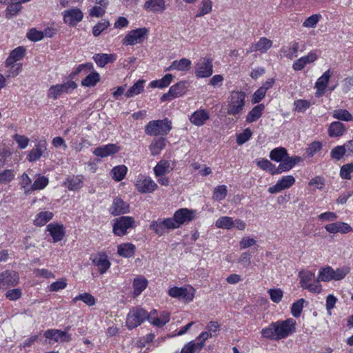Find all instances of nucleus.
<instances>
[{
	"instance_id": "nucleus-49",
	"label": "nucleus",
	"mask_w": 353,
	"mask_h": 353,
	"mask_svg": "<svg viewBox=\"0 0 353 353\" xmlns=\"http://www.w3.org/2000/svg\"><path fill=\"white\" fill-rule=\"evenodd\" d=\"M63 184L70 190H77L81 188L82 181L80 178H67Z\"/></svg>"
},
{
	"instance_id": "nucleus-13",
	"label": "nucleus",
	"mask_w": 353,
	"mask_h": 353,
	"mask_svg": "<svg viewBox=\"0 0 353 353\" xmlns=\"http://www.w3.org/2000/svg\"><path fill=\"white\" fill-rule=\"evenodd\" d=\"M196 210L188 208H181L176 210L174 214V218L179 227L192 221L196 216Z\"/></svg>"
},
{
	"instance_id": "nucleus-62",
	"label": "nucleus",
	"mask_w": 353,
	"mask_h": 353,
	"mask_svg": "<svg viewBox=\"0 0 353 353\" xmlns=\"http://www.w3.org/2000/svg\"><path fill=\"white\" fill-rule=\"evenodd\" d=\"M27 37L32 41H39L43 39L44 33L35 29H31L28 32Z\"/></svg>"
},
{
	"instance_id": "nucleus-41",
	"label": "nucleus",
	"mask_w": 353,
	"mask_h": 353,
	"mask_svg": "<svg viewBox=\"0 0 353 353\" xmlns=\"http://www.w3.org/2000/svg\"><path fill=\"white\" fill-rule=\"evenodd\" d=\"M233 218L223 216L219 218L215 222L217 228L231 230L233 228Z\"/></svg>"
},
{
	"instance_id": "nucleus-45",
	"label": "nucleus",
	"mask_w": 353,
	"mask_h": 353,
	"mask_svg": "<svg viewBox=\"0 0 353 353\" xmlns=\"http://www.w3.org/2000/svg\"><path fill=\"white\" fill-rule=\"evenodd\" d=\"M78 301H82L88 306H92L96 303L95 298L92 294L86 292L81 294L72 299L74 303H76Z\"/></svg>"
},
{
	"instance_id": "nucleus-48",
	"label": "nucleus",
	"mask_w": 353,
	"mask_h": 353,
	"mask_svg": "<svg viewBox=\"0 0 353 353\" xmlns=\"http://www.w3.org/2000/svg\"><path fill=\"white\" fill-rule=\"evenodd\" d=\"M192 65V62L187 58H182L180 60L174 61L173 67L178 71H187L188 70Z\"/></svg>"
},
{
	"instance_id": "nucleus-29",
	"label": "nucleus",
	"mask_w": 353,
	"mask_h": 353,
	"mask_svg": "<svg viewBox=\"0 0 353 353\" xmlns=\"http://www.w3.org/2000/svg\"><path fill=\"white\" fill-rule=\"evenodd\" d=\"M272 46V41L266 37H261L252 46L250 52L259 51L261 53L266 52Z\"/></svg>"
},
{
	"instance_id": "nucleus-27",
	"label": "nucleus",
	"mask_w": 353,
	"mask_h": 353,
	"mask_svg": "<svg viewBox=\"0 0 353 353\" xmlns=\"http://www.w3.org/2000/svg\"><path fill=\"white\" fill-rule=\"evenodd\" d=\"M210 119L208 112L204 109L195 111L190 117V122L196 125L201 126Z\"/></svg>"
},
{
	"instance_id": "nucleus-21",
	"label": "nucleus",
	"mask_w": 353,
	"mask_h": 353,
	"mask_svg": "<svg viewBox=\"0 0 353 353\" xmlns=\"http://www.w3.org/2000/svg\"><path fill=\"white\" fill-rule=\"evenodd\" d=\"M325 230L329 233H341V234H347L351 231H353V229L347 223L337 221L332 223H329L325 225Z\"/></svg>"
},
{
	"instance_id": "nucleus-38",
	"label": "nucleus",
	"mask_w": 353,
	"mask_h": 353,
	"mask_svg": "<svg viewBox=\"0 0 353 353\" xmlns=\"http://www.w3.org/2000/svg\"><path fill=\"white\" fill-rule=\"evenodd\" d=\"M265 109V105L262 103L259 104L254 107L248 114L246 117V121L248 123H252L257 119H259L261 115L262 112Z\"/></svg>"
},
{
	"instance_id": "nucleus-28",
	"label": "nucleus",
	"mask_w": 353,
	"mask_h": 353,
	"mask_svg": "<svg viewBox=\"0 0 353 353\" xmlns=\"http://www.w3.org/2000/svg\"><path fill=\"white\" fill-rule=\"evenodd\" d=\"M144 8L151 12H163L165 10L164 0H147L143 6Z\"/></svg>"
},
{
	"instance_id": "nucleus-52",
	"label": "nucleus",
	"mask_w": 353,
	"mask_h": 353,
	"mask_svg": "<svg viewBox=\"0 0 353 353\" xmlns=\"http://www.w3.org/2000/svg\"><path fill=\"white\" fill-rule=\"evenodd\" d=\"M110 26L108 21L102 19L97 24H96L92 29V34L94 37L99 36L103 31L106 30Z\"/></svg>"
},
{
	"instance_id": "nucleus-3",
	"label": "nucleus",
	"mask_w": 353,
	"mask_h": 353,
	"mask_svg": "<svg viewBox=\"0 0 353 353\" xmlns=\"http://www.w3.org/2000/svg\"><path fill=\"white\" fill-rule=\"evenodd\" d=\"M350 272L349 267L345 266L340 268L333 269L330 266H325L319 270L317 281L328 282L330 281H340L343 279Z\"/></svg>"
},
{
	"instance_id": "nucleus-19",
	"label": "nucleus",
	"mask_w": 353,
	"mask_h": 353,
	"mask_svg": "<svg viewBox=\"0 0 353 353\" xmlns=\"http://www.w3.org/2000/svg\"><path fill=\"white\" fill-rule=\"evenodd\" d=\"M83 17V12L77 8L65 10L63 12L64 23L70 26H76L77 23L82 20Z\"/></svg>"
},
{
	"instance_id": "nucleus-56",
	"label": "nucleus",
	"mask_w": 353,
	"mask_h": 353,
	"mask_svg": "<svg viewBox=\"0 0 353 353\" xmlns=\"http://www.w3.org/2000/svg\"><path fill=\"white\" fill-rule=\"evenodd\" d=\"M227 186L222 185L215 188L213 198L218 201L223 200L227 195Z\"/></svg>"
},
{
	"instance_id": "nucleus-10",
	"label": "nucleus",
	"mask_w": 353,
	"mask_h": 353,
	"mask_svg": "<svg viewBox=\"0 0 353 353\" xmlns=\"http://www.w3.org/2000/svg\"><path fill=\"white\" fill-rule=\"evenodd\" d=\"M187 83L180 81L170 87L168 92L165 93L161 97V101H170L174 98L183 95L187 92Z\"/></svg>"
},
{
	"instance_id": "nucleus-31",
	"label": "nucleus",
	"mask_w": 353,
	"mask_h": 353,
	"mask_svg": "<svg viewBox=\"0 0 353 353\" xmlns=\"http://www.w3.org/2000/svg\"><path fill=\"white\" fill-rule=\"evenodd\" d=\"M136 247L131 243H124L117 246V254L124 258H130L134 256Z\"/></svg>"
},
{
	"instance_id": "nucleus-39",
	"label": "nucleus",
	"mask_w": 353,
	"mask_h": 353,
	"mask_svg": "<svg viewBox=\"0 0 353 353\" xmlns=\"http://www.w3.org/2000/svg\"><path fill=\"white\" fill-rule=\"evenodd\" d=\"M173 79L174 76L172 74H167L161 79L151 81L150 86L151 88H164L172 83Z\"/></svg>"
},
{
	"instance_id": "nucleus-35",
	"label": "nucleus",
	"mask_w": 353,
	"mask_h": 353,
	"mask_svg": "<svg viewBox=\"0 0 353 353\" xmlns=\"http://www.w3.org/2000/svg\"><path fill=\"white\" fill-rule=\"evenodd\" d=\"M93 59L98 66L104 67L109 63H113L115 61V57L112 54H95Z\"/></svg>"
},
{
	"instance_id": "nucleus-58",
	"label": "nucleus",
	"mask_w": 353,
	"mask_h": 353,
	"mask_svg": "<svg viewBox=\"0 0 353 353\" xmlns=\"http://www.w3.org/2000/svg\"><path fill=\"white\" fill-rule=\"evenodd\" d=\"M268 292L270 295L272 301L276 303H279L281 301L283 295V291L279 288L270 289L268 291Z\"/></svg>"
},
{
	"instance_id": "nucleus-4",
	"label": "nucleus",
	"mask_w": 353,
	"mask_h": 353,
	"mask_svg": "<svg viewBox=\"0 0 353 353\" xmlns=\"http://www.w3.org/2000/svg\"><path fill=\"white\" fill-rule=\"evenodd\" d=\"M172 129V122L168 119L153 120L145 127V132L150 136H164Z\"/></svg>"
},
{
	"instance_id": "nucleus-54",
	"label": "nucleus",
	"mask_w": 353,
	"mask_h": 353,
	"mask_svg": "<svg viewBox=\"0 0 353 353\" xmlns=\"http://www.w3.org/2000/svg\"><path fill=\"white\" fill-rule=\"evenodd\" d=\"M212 3L211 0H203L199 12L196 14V17H201L212 11Z\"/></svg>"
},
{
	"instance_id": "nucleus-61",
	"label": "nucleus",
	"mask_w": 353,
	"mask_h": 353,
	"mask_svg": "<svg viewBox=\"0 0 353 353\" xmlns=\"http://www.w3.org/2000/svg\"><path fill=\"white\" fill-rule=\"evenodd\" d=\"M67 286V282L65 279H61L55 282H53L50 285V291L51 292H57L60 290H63Z\"/></svg>"
},
{
	"instance_id": "nucleus-34",
	"label": "nucleus",
	"mask_w": 353,
	"mask_h": 353,
	"mask_svg": "<svg viewBox=\"0 0 353 353\" xmlns=\"http://www.w3.org/2000/svg\"><path fill=\"white\" fill-rule=\"evenodd\" d=\"M345 131V126L339 121L332 122L328 128V134L331 137H338L343 134Z\"/></svg>"
},
{
	"instance_id": "nucleus-20",
	"label": "nucleus",
	"mask_w": 353,
	"mask_h": 353,
	"mask_svg": "<svg viewBox=\"0 0 353 353\" xmlns=\"http://www.w3.org/2000/svg\"><path fill=\"white\" fill-rule=\"evenodd\" d=\"M137 190L141 193H149L154 191L157 184L151 178H137L135 181Z\"/></svg>"
},
{
	"instance_id": "nucleus-36",
	"label": "nucleus",
	"mask_w": 353,
	"mask_h": 353,
	"mask_svg": "<svg viewBox=\"0 0 353 353\" xmlns=\"http://www.w3.org/2000/svg\"><path fill=\"white\" fill-rule=\"evenodd\" d=\"M172 169L173 168L169 161L162 160L154 167V172L157 176H160L168 174Z\"/></svg>"
},
{
	"instance_id": "nucleus-5",
	"label": "nucleus",
	"mask_w": 353,
	"mask_h": 353,
	"mask_svg": "<svg viewBox=\"0 0 353 353\" xmlns=\"http://www.w3.org/2000/svg\"><path fill=\"white\" fill-rule=\"evenodd\" d=\"M148 312L140 307H134L130 310L126 318V326L132 330L140 325L145 320H148Z\"/></svg>"
},
{
	"instance_id": "nucleus-26",
	"label": "nucleus",
	"mask_w": 353,
	"mask_h": 353,
	"mask_svg": "<svg viewBox=\"0 0 353 353\" xmlns=\"http://www.w3.org/2000/svg\"><path fill=\"white\" fill-rule=\"evenodd\" d=\"M294 181V178H281L274 185L268 188V192L271 194L278 193L291 187Z\"/></svg>"
},
{
	"instance_id": "nucleus-2",
	"label": "nucleus",
	"mask_w": 353,
	"mask_h": 353,
	"mask_svg": "<svg viewBox=\"0 0 353 353\" xmlns=\"http://www.w3.org/2000/svg\"><path fill=\"white\" fill-rule=\"evenodd\" d=\"M227 102V114L233 117L240 116L245 105V93L242 91H232Z\"/></svg>"
},
{
	"instance_id": "nucleus-15",
	"label": "nucleus",
	"mask_w": 353,
	"mask_h": 353,
	"mask_svg": "<svg viewBox=\"0 0 353 353\" xmlns=\"http://www.w3.org/2000/svg\"><path fill=\"white\" fill-rule=\"evenodd\" d=\"M108 211L113 216L127 214L130 212V205L121 197L117 196L113 199Z\"/></svg>"
},
{
	"instance_id": "nucleus-18",
	"label": "nucleus",
	"mask_w": 353,
	"mask_h": 353,
	"mask_svg": "<svg viewBox=\"0 0 353 353\" xmlns=\"http://www.w3.org/2000/svg\"><path fill=\"white\" fill-rule=\"evenodd\" d=\"M44 336L46 339L59 343L69 342L72 339L70 334L67 332L57 329L47 330L44 333Z\"/></svg>"
},
{
	"instance_id": "nucleus-7",
	"label": "nucleus",
	"mask_w": 353,
	"mask_h": 353,
	"mask_svg": "<svg viewBox=\"0 0 353 353\" xmlns=\"http://www.w3.org/2000/svg\"><path fill=\"white\" fill-rule=\"evenodd\" d=\"M134 227V219L130 216H123L114 220L112 232L116 236H123L128 234V230Z\"/></svg>"
},
{
	"instance_id": "nucleus-30",
	"label": "nucleus",
	"mask_w": 353,
	"mask_h": 353,
	"mask_svg": "<svg viewBox=\"0 0 353 353\" xmlns=\"http://www.w3.org/2000/svg\"><path fill=\"white\" fill-rule=\"evenodd\" d=\"M148 284V280L143 276H139L134 278L132 283L133 296L134 297L139 296L142 292L145 290Z\"/></svg>"
},
{
	"instance_id": "nucleus-37",
	"label": "nucleus",
	"mask_w": 353,
	"mask_h": 353,
	"mask_svg": "<svg viewBox=\"0 0 353 353\" xmlns=\"http://www.w3.org/2000/svg\"><path fill=\"white\" fill-rule=\"evenodd\" d=\"M26 49L19 46L11 51L8 58L6 61V64H12L17 61L21 60L25 55Z\"/></svg>"
},
{
	"instance_id": "nucleus-12",
	"label": "nucleus",
	"mask_w": 353,
	"mask_h": 353,
	"mask_svg": "<svg viewBox=\"0 0 353 353\" xmlns=\"http://www.w3.org/2000/svg\"><path fill=\"white\" fill-rule=\"evenodd\" d=\"M212 60L203 58L196 65L195 75L198 78H205L212 75L213 72Z\"/></svg>"
},
{
	"instance_id": "nucleus-43",
	"label": "nucleus",
	"mask_w": 353,
	"mask_h": 353,
	"mask_svg": "<svg viewBox=\"0 0 353 353\" xmlns=\"http://www.w3.org/2000/svg\"><path fill=\"white\" fill-rule=\"evenodd\" d=\"M332 117L334 119L344 121H351L353 120V116L345 109H336L334 110Z\"/></svg>"
},
{
	"instance_id": "nucleus-59",
	"label": "nucleus",
	"mask_w": 353,
	"mask_h": 353,
	"mask_svg": "<svg viewBox=\"0 0 353 353\" xmlns=\"http://www.w3.org/2000/svg\"><path fill=\"white\" fill-rule=\"evenodd\" d=\"M322 144L319 141H314L310 143L306 150V153L308 157H313L316 152L321 150Z\"/></svg>"
},
{
	"instance_id": "nucleus-22",
	"label": "nucleus",
	"mask_w": 353,
	"mask_h": 353,
	"mask_svg": "<svg viewBox=\"0 0 353 353\" xmlns=\"http://www.w3.org/2000/svg\"><path fill=\"white\" fill-rule=\"evenodd\" d=\"M148 321L154 326L161 327L170 321V314L166 312L161 314L160 316H157V311L152 310L148 314Z\"/></svg>"
},
{
	"instance_id": "nucleus-40",
	"label": "nucleus",
	"mask_w": 353,
	"mask_h": 353,
	"mask_svg": "<svg viewBox=\"0 0 353 353\" xmlns=\"http://www.w3.org/2000/svg\"><path fill=\"white\" fill-rule=\"evenodd\" d=\"M203 347V343H195L194 341H191L183 346L181 353H199Z\"/></svg>"
},
{
	"instance_id": "nucleus-51",
	"label": "nucleus",
	"mask_w": 353,
	"mask_h": 353,
	"mask_svg": "<svg viewBox=\"0 0 353 353\" xmlns=\"http://www.w3.org/2000/svg\"><path fill=\"white\" fill-rule=\"evenodd\" d=\"M294 105L295 112H304L310 107L311 103L308 100L298 99L294 101Z\"/></svg>"
},
{
	"instance_id": "nucleus-55",
	"label": "nucleus",
	"mask_w": 353,
	"mask_h": 353,
	"mask_svg": "<svg viewBox=\"0 0 353 353\" xmlns=\"http://www.w3.org/2000/svg\"><path fill=\"white\" fill-rule=\"evenodd\" d=\"M150 229L159 236H162L166 232L162 219L153 221L150 225Z\"/></svg>"
},
{
	"instance_id": "nucleus-64",
	"label": "nucleus",
	"mask_w": 353,
	"mask_h": 353,
	"mask_svg": "<svg viewBox=\"0 0 353 353\" xmlns=\"http://www.w3.org/2000/svg\"><path fill=\"white\" fill-rule=\"evenodd\" d=\"M127 172L128 168L124 165L115 166L111 170L113 176H125Z\"/></svg>"
},
{
	"instance_id": "nucleus-46",
	"label": "nucleus",
	"mask_w": 353,
	"mask_h": 353,
	"mask_svg": "<svg viewBox=\"0 0 353 353\" xmlns=\"http://www.w3.org/2000/svg\"><path fill=\"white\" fill-rule=\"evenodd\" d=\"M100 80L99 74L97 72H93L89 74L82 81L81 85L85 87L94 86Z\"/></svg>"
},
{
	"instance_id": "nucleus-14",
	"label": "nucleus",
	"mask_w": 353,
	"mask_h": 353,
	"mask_svg": "<svg viewBox=\"0 0 353 353\" xmlns=\"http://www.w3.org/2000/svg\"><path fill=\"white\" fill-rule=\"evenodd\" d=\"M303 161V159L298 156L290 157L288 155L285 157L276 167V172L273 174H279L283 172H287L291 170L295 165Z\"/></svg>"
},
{
	"instance_id": "nucleus-25",
	"label": "nucleus",
	"mask_w": 353,
	"mask_h": 353,
	"mask_svg": "<svg viewBox=\"0 0 353 353\" xmlns=\"http://www.w3.org/2000/svg\"><path fill=\"white\" fill-rule=\"evenodd\" d=\"M119 151V147L116 144L110 143L103 146L98 147L94 149L93 153L97 157L104 158L110 155L114 154Z\"/></svg>"
},
{
	"instance_id": "nucleus-11",
	"label": "nucleus",
	"mask_w": 353,
	"mask_h": 353,
	"mask_svg": "<svg viewBox=\"0 0 353 353\" xmlns=\"http://www.w3.org/2000/svg\"><path fill=\"white\" fill-rule=\"evenodd\" d=\"M148 33V30L146 28L133 30L125 37L123 43L126 46H133L137 43H141Z\"/></svg>"
},
{
	"instance_id": "nucleus-6",
	"label": "nucleus",
	"mask_w": 353,
	"mask_h": 353,
	"mask_svg": "<svg viewBox=\"0 0 353 353\" xmlns=\"http://www.w3.org/2000/svg\"><path fill=\"white\" fill-rule=\"evenodd\" d=\"M300 284L303 289H306L311 292L319 294L321 292V285L318 283L317 279H314V273L309 270H302L299 272Z\"/></svg>"
},
{
	"instance_id": "nucleus-44",
	"label": "nucleus",
	"mask_w": 353,
	"mask_h": 353,
	"mask_svg": "<svg viewBox=\"0 0 353 353\" xmlns=\"http://www.w3.org/2000/svg\"><path fill=\"white\" fill-rule=\"evenodd\" d=\"M143 80H139L132 87H130L125 93L128 98L133 97L140 94L143 90Z\"/></svg>"
},
{
	"instance_id": "nucleus-53",
	"label": "nucleus",
	"mask_w": 353,
	"mask_h": 353,
	"mask_svg": "<svg viewBox=\"0 0 353 353\" xmlns=\"http://www.w3.org/2000/svg\"><path fill=\"white\" fill-rule=\"evenodd\" d=\"M331 74H330V70H327L325 71L323 74L320 77L316 83L315 87H320L322 89H326L327 86V83L329 82V80L330 79Z\"/></svg>"
},
{
	"instance_id": "nucleus-24",
	"label": "nucleus",
	"mask_w": 353,
	"mask_h": 353,
	"mask_svg": "<svg viewBox=\"0 0 353 353\" xmlns=\"http://www.w3.org/2000/svg\"><path fill=\"white\" fill-rule=\"evenodd\" d=\"M46 228L52 237L53 242L57 243L63 238L65 230L63 225L52 223L48 225Z\"/></svg>"
},
{
	"instance_id": "nucleus-1",
	"label": "nucleus",
	"mask_w": 353,
	"mask_h": 353,
	"mask_svg": "<svg viewBox=\"0 0 353 353\" xmlns=\"http://www.w3.org/2000/svg\"><path fill=\"white\" fill-rule=\"evenodd\" d=\"M296 330V321L289 318L284 321H278L270 323L263 328L261 333L263 337L271 340H281L285 339Z\"/></svg>"
},
{
	"instance_id": "nucleus-33",
	"label": "nucleus",
	"mask_w": 353,
	"mask_h": 353,
	"mask_svg": "<svg viewBox=\"0 0 353 353\" xmlns=\"http://www.w3.org/2000/svg\"><path fill=\"white\" fill-rule=\"evenodd\" d=\"M165 139L163 137L153 139L149 147L151 154L152 156L159 154L161 150L165 147Z\"/></svg>"
},
{
	"instance_id": "nucleus-17",
	"label": "nucleus",
	"mask_w": 353,
	"mask_h": 353,
	"mask_svg": "<svg viewBox=\"0 0 353 353\" xmlns=\"http://www.w3.org/2000/svg\"><path fill=\"white\" fill-rule=\"evenodd\" d=\"M19 280L18 274L14 271H5L0 274V288H7L16 285Z\"/></svg>"
},
{
	"instance_id": "nucleus-50",
	"label": "nucleus",
	"mask_w": 353,
	"mask_h": 353,
	"mask_svg": "<svg viewBox=\"0 0 353 353\" xmlns=\"http://www.w3.org/2000/svg\"><path fill=\"white\" fill-rule=\"evenodd\" d=\"M305 302V301L304 299H300L299 300L294 302L292 305L291 314L294 317L297 318V317L300 316V315L302 312Z\"/></svg>"
},
{
	"instance_id": "nucleus-32",
	"label": "nucleus",
	"mask_w": 353,
	"mask_h": 353,
	"mask_svg": "<svg viewBox=\"0 0 353 353\" xmlns=\"http://www.w3.org/2000/svg\"><path fill=\"white\" fill-rule=\"evenodd\" d=\"M53 216L54 214L50 211H41L35 215L33 222L37 226H43L52 220Z\"/></svg>"
},
{
	"instance_id": "nucleus-16",
	"label": "nucleus",
	"mask_w": 353,
	"mask_h": 353,
	"mask_svg": "<svg viewBox=\"0 0 353 353\" xmlns=\"http://www.w3.org/2000/svg\"><path fill=\"white\" fill-rule=\"evenodd\" d=\"M47 142L45 140H40L37 142L35 147L32 148L27 156V159L30 162L38 161L42 156H46L47 152Z\"/></svg>"
},
{
	"instance_id": "nucleus-23",
	"label": "nucleus",
	"mask_w": 353,
	"mask_h": 353,
	"mask_svg": "<svg viewBox=\"0 0 353 353\" xmlns=\"http://www.w3.org/2000/svg\"><path fill=\"white\" fill-rule=\"evenodd\" d=\"M93 263L98 268L100 274H103L110 268L111 263L108 256L104 253H99L92 260Z\"/></svg>"
},
{
	"instance_id": "nucleus-9",
	"label": "nucleus",
	"mask_w": 353,
	"mask_h": 353,
	"mask_svg": "<svg viewBox=\"0 0 353 353\" xmlns=\"http://www.w3.org/2000/svg\"><path fill=\"white\" fill-rule=\"evenodd\" d=\"M77 87V83L73 81H68L63 84L52 85L48 92L49 98L56 99L63 93H70Z\"/></svg>"
},
{
	"instance_id": "nucleus-8",
	"label": "nucleus",
	"mask_w": 353,
	"mask_h": 353,
	"mask_svg": "<svg viewBox=\"0 0 353 353\" xmlns=\"http://www.w3.org/2000/svg\"><path fill=\"white\" fill-rule=\"evenodd\" d=\"M168 294L170 296L181 299L185 302H191L195 295V290L190 285L183 287H173L169 289Z\"/></svg>"
},
{
	"instance_id": "nucleus-63",
	"label": "nucleus",
	"mask_w": 353,
	"mask_h": 353,
	"mask_svg": "<svg viewBox=\"0 0 353 353\" xmlns=\"http://www.w3.org/2000/svg\"><path fill=\"white\" fill-rule=\"evenodd\" d=\"M346 153L343 145H339L334 148L331 151L332 158L336 160H340Z\"/></svg>"
},
{
	"instance_id": "nucleus-57",
	"label": "nucleus",
	"mask_w": 353,
	"mask_h": 353,
	"mask_svg": "<svg viewBox=\"0 0 353 353\" xmlns=\"http://www.w3.org/2000/svg\"><path fill=\"white\" fill-rule=\"evenodd\" d=\"M252 132L250 128H246L242 133L236 136V142L238 145H241L247 142L252 137Z\"/></svg>"
},
{
	"instance_id": "nucleus-42",
	"label": "nucleus",
	"mask_w": 353,
	"mask_h": 353,
	"mask_svg": "<svg viewBox=\"0 0 353 353\" xmlns=\"http://www.w3.org/2000/svg\"><path fill=\"white\" fill-rule=\"evenodd\" d=\"M288 155L287 150L282 147L274 148L270 153V159L279 163Z\"/></svg>"
},
{
	"instance_id": "nucleus-47",
	"label": "nucleus",
	"mask_w": 353,
	"mask_h": 353,
	"mask_svg": "<svg viewBox=\"0 0 353 353\" xmlns=\"http://www.w3.org/2000/svg\"><path fill=\"white\" fill-rule=\"evenodd\" d=\"M22 9L21 3L18 1L12 2L6 10V18L10 19L17 15Z\"/></svg>"
},
{
	"instance_id": "nucleus-60",
	"label": "nucleus",
	"mask_w": 353,
	"mask_h": 353,
	"mask_svg": "<svg viewBox=\"0 0 353 353\" xmlns=\"http://www.w3.org/2000/svg\"><path fill=\"white\" fill-rule=\"evenodd\" d=\"M8 67H10L9 70L8 71V77H14L17 76L21 71L22 64L21 63H12V64H6Z\"/></svg>"
}]
</instances>
